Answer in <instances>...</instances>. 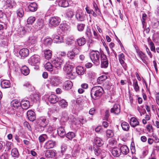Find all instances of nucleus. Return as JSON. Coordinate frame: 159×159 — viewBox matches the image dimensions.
I'll return each instance as SVG.
<instances>
[{
    "instance_id": "nucleus-1",
    "label": "nucleus",
    "mask_w": 159,
    "mask_h": 159,
    "mask_svg": "<svg viewBox=\"0 0 159 159\" xmlns=\"http://www.w3.org/2000/svg\"><path fill=\"white\" fill-rule=\"evenodd\" d=\"M103 91V89L101 87L94 86L91 90V97L94 99H98L102 95Z\"/></svg>"
},
{
    "instance_id": "nucleus-2",
    "label": "nucleus",
    "mask_w": 159,
    "mask_h": 159,
    "mask_svg": "<svg viewBox=\"0 0 159 159\" xmlns=\"http://www.w3.org/2000/svg\"><path fill=\"white\" fill-rule=\"evenodd\" d=\"M90 57L93 63L96 65L100 63V53L97 50H92L90 53Z\"/></svg>"
},
{
    "instance_id": "nucleus-3",
    "label": "nucleus",
    "mask_w": 159,
    "mask_h": 159,
    "mask_svg": "<svg viewBox=\"0 0 159 159\" xmlns=\"http://www.w3.org/2000/svg\"><path fill=\"white\" fill-rule=\"evenodd\" d=\"M48 81L51 85L54 86H57L61 83V78L59 76H53L49 78Z\"/></svg>"
},
{
    "instance_id": "nucleus-4",
    "label": "nucleus",
    "mask_w": 159,
    "mask_h": 159,
    "mask_svg": "<svg viewBox=\"0 0 159 159\" xmlns=\"http://www.w3.org/2000/svg\"><path fill=\"white\" fill-rule=\"evenodd\" d=\"M40 62V57L38 55H34L31 57L28 60V63L31 66H37Z\"/></svg>"
},
{
    "instance_id": "nucleus-5",
    "label": "nucleus",
    "mask_w": 159,
    "mask_h": 159,
    "mask_svg": "<svg viewBox=\"0 0 159 159\" xmlns=\"http://www.w3.org/2000/svg\"><path fill=\"white\" fill-rule=\"evenodd\" d=\"M2 2L5 9H12L16 4L14 0H3Z\"/></svg>"
},
{
    "instance_id": "nucleus-6",
    "label": "nucleus",
    "mask_w": 159,
    "mask_h": 159,
    "mask_svg": "<svg viewBox=\"0 0 159 159\" xmlns=\"http://www.w3.org/2000/svg\"><path fill=\"white\" fill-rule=\"evenodd\" d=\"M52 63L54 66L58 69L61 68L64 63L63 59L61 58L57 57L52 60Z\"/></svg>"
},
{
    "instance_id": "nucleus-7",
    "label": "nucleus",
    "mask_w": 159,
    "mask_h": 159,
    "mask_svg": "<svg viewBox=\"0 0 159 159\" xmlns=\"http://www.w3.org/2000/svg\"><path fill=\"white\" fill-rule=\"evenodd\" d=\"M49 24L53 27H56L58 26L61 21V19L58 17H52L49 20Z\"/></svg>"
},
{
    "instance_id": "nucleus-8",
    "label": "nucleus",
    "mask_w": 159,
    "mask_h": 159,
    "mask_svg": "<svg viewBox=\"0 0 159 159\" xmlns=\"http://www.w3.org/2000/svg\"><path fill=\"white\" fill-rule=\"evenodd\" d=\"M101 67L106 68L108 65V61L107 56L104 54L101 55Z\"/></svg>"
},
{
    "instance_id": "nucleus-9",
    "label": "nucleus",
    "mask_w": 159,
    "mask_h": 159,
    "mask_svg": "<svg viewBox=\"0 0 159 159\" xmlns=\"http://www.w3.org/2000/svg\"><path fill=\"white\" fill-rule=\"evenodd\" d=\"M75 17L78 21H83L85 19V15L81 10L77 11L76 12Z\"/></svg>"
},
{
    "instance_id": "nucleus-10",
    "label": "nucleus",
    "mask_w": 159,
    "mask_h": 159,
    "mask_svg": "<svg viewBox=\"0 0 159 159\" xmlns=\"http://www.w3.org/2000/svg\"><path fill=\"white\" fill-rule=\"evenodd\" d=\"M57 156L56 150L53 149L48 150L45 151V156L48 158H53Z\"/></svg>"
},
{
    "instance_id": "nucleus-11",
    "label": "nucleus",
    "mask_w": 159,
    "mask_h": 159,
    "mask_svg": "<svg viewBox=\"0 0 159 159\" xmlns=\"http://www.w3.org/2000/svg\"><path fill=\"white\" fill-rule=\"evenodd\" d=\"M29 53V50L26 48H23L20 49L19 51V54L21 56V59H24L27 57Z\"/></svg>"
},
{
    "instance_id": "nucleus-12",
    "label": "nucleus",
    "mask_w": 159,
    "mask_h": 159,
    "mask_svg": "<svg viewBox=\"0 0 159 159\" xmlns=\"http://www.w3.org/2000/svg\"><path fill=\"white\" fill-rule=\"evenodd\" d=\"M27 115L29 120L31 121H34L36 119L35 113L33 111L29 110L28 111L27 113Z\"/></svg>"
},
{
    "instance_id": "nucleus-13",
    "label": "nucleus",
    "mask_w": 159,
    "mask_h": 159,
    "mask_svg": "<svg viewBox=\"0 0 159 159\" xmlns=\"http://www.w3.org/2000/svg\"><path fill=\"white\" fill-rule=\"evenodd\" d=\"M52 38L54 43H60L63 42V39L59 35H53Z\"/></svg>"
},
{
    "instance_id": "nucleus-14",
    "label": "nucleus",
    "mask_w": 159,
    "mask_h": 159,
    "mask_svg": "<svg viewBox=\"0 0 159 159\" xmlns=\"http://www.w3.org/2000/svg\"><path fill=\"white\" fill-rule=\"evenodd\" d=\"M129 123L131 127H135L139 125V122L136 118L132 117L130 120Z\"/></svg>"
},
{
    "instance_id": "nucleus-15",
    "label": "nucleus",
    "mask_w": 159,
    "mask_h": 159,
    "mask_svg": "<svg viewBox=\"0 0 159 159\" xmlns=\"http://www.w3.org/2000/svg\"><path fill=\"white\" fill-rule=\"evenodd\" d=\"M111 113L118 115L120 112V106L118 104H115L111 110Z\"/></svg>"
},
{
    "instance_id": "nucleus-16",
    "label": "nucleus",
    "mask_w": 159,
    "mask_h": 159,
    "mask_svg": "<svg viewBox=\"0 0 159 159\" xmlns=\"http://www.w3.org/2000/svg\"><path fill=\"white\" fill-rule=\"evenodd\" d=\"M21 107L23 109H28L30 106V102L26 100H23L20 102Z\"/></svg>"
},
{
    "instance_id": "nucleus-17",
    "label": "nucleus",
    "mask_w": 159,
    "mask_h": 159,
    "mask_svg": "<svg viewBox=\"0 0 159 159\" xmlns=\"http://www.w3.org/2000/svg\"><path fill=\"white\" fill-rule=\"evenodd\" d=\"M82 101L78 100L76 101H74L72 103V106L73 107V108L75 110H78L79 107L82 105L81 104Z\"/></svg>"
},
{
    "instance_id": "nucleus-18",
    "label": "nucleus",
    "mask_w": 159,
    "mask_h": 159,
    "mask_svg": "<svg viewBox=\"0 0 159 159\" xmlns=\"http://www.w3.org/2000/svg\"><path fill=\"white\" fill-rule=\"evenodd\" d=\"M56 143L55 141L50 140L48 141L45 144L44 147L46 149L52 148L55 145Z\"/></svg>"
},
{
    "instance_id": "nucleus-19",
    "label": "nucleus",
    "mask_w": 159,
    "mask_h": 159,
    "mask_svg": "<svg viewBox=\"0 0 159 159\" xmlns=\"http://www.w3.org/2000/svg\"><path fill=\"white\" fill-rule=\"evenodd\" d=\"M11 104L12 107L17 109L21 107V102L17 100H13L11 102Z\"/></svg>"
},
{
    "instance_id": "nucleus-20",
    "label": "nucleus",
    "mask_w": 159,
    "mask_h": 159,
    "mask_svg": "<svg viewBox=\"0 0 159 159\" xmlns=\"http://www.w3.org/2000/svg\"><path fill=\"white\" fill-rule=\"evenodd\" d=\"M48 100L51 103H55L58 101V98L56 95L52 94L49 96Z\"/></svg>"
},
{
    "instance_id": "nucleus-21",
    "label": "nucleus",
    "mask_w": 159,
    "mask_h": 159,
    "mask_svg": "<svg viewBox=\"0 0 159 159\" xmlns=\"http://www.w3.org/2000/svg\"><path fill=\"white\" fill-rule=\"evenodd\" d=\"M59 6L63 7H66L69 6L68 1L66 0H57Z\"/></svg>"
},
{
    "instance_id": "nucleus-22",
    "label": "nucleus",
    "mask_w": 159,
    "mask_h": 159,
    "mask_svg": "<svg viewBox=\"0 0 159 159\" xmlns=\"http://www.w3.org/2000/svg\"><path fill=\"white\" fill-rule=\"evenodd\" d=\"M39 123L43 127L46 126L48 123V120L44 117H41L39 119Z\"/></svg>"
},
{
    "instance_id": "nucleus-23",
    "label": "nucleus",
    "mask_w": 159,
    "mask_h": 159,
    "mask_svg": "<svg viewBox=\"0 0 159 159\" xmlns=\"http://www.w3.org/2000/svg\"><path fill=\"white\" fill-rule=\"evenodd\" d=\"M73 68V67L71 65L68 63H66L65 66L63 68V69L64 71L67 74L72 71Z\"/></svg>"
},
{
    "instance_id": "nucleus-24",
    "label": "nucleus",
    "mask_w": 159,
    "mask_h": 159,
    "mask_svg": "<svg viewBox=\"0 0 159 159\" xmlns=\"http://www.w3.org/2000/svg\"><path fill=\"white\" fill-rule=\"evenodd\" d=\"M1 85L3 88H7L10 87L11 84L8 80H4L1 82Z\"/></svg>"
},
{
    "instance_id": "nucleus-25",
    "label": "nucleus",
    "mask_w": 159,
    "mask_h": 159,
    "mask_svg": "<svg viewBox=\"0 0 159 159\" xmlns=\"http://www.w3.org/2000/svg\"><path fill=\"white\" fill-rule=\"evenodd\" d=\"M111 153L114 157H117L120 155L121 152L120 149L117 148H114L112 149Z\"/></svg>"
},
{
    "instance_id": "nucleus-26",
    "label": "nucleus",
    "mask_w": 159,
    "mask_h": 159,
    "mask_svg": "<svg viewBox=\"0 0 159 159\" xmlns=\"http://www.w3.org/2000/svg\"><path fill=\"white\" fill-rule=\"evenodd\" d=\"M121 153L123 154L126 155L129 152V150L128 147L126 145H122L120 147V149Z\"/></svg>"
},
{
    "instance_id": "nucleus-27",
    "label": "nucleus",
    "mask_w": 159,
    "mask_h": 159,
    "mask_svg": "<svg viewBox=\"0 0 159 159\" xmlns=\"http://www.w3.org/2000/svg\"><path fill=\"white\" fill-rule=\"evenodd\" d=\"M66 77L71 80L75 79L76 76V73L72 71L66 74Z\"/></svg>"
},
{
    "instance_id": "nucleus-28",
    "label": "nucleus",
    "mask_w": 159,
    "mask_h": 159,
    "mask_svg": "<svg viewBox=\"0 0 159 159\" xmlns=\"http://www.w3.org/2000/svg\"><path fill=\"white\" fill-rule=\"evenodd\" d=\"M28 7L30 11H35L37 8V5L35 3H31L29 5Z\"/></svg>"
},
{
    "instance_id": "nucleus-29",
    "label": "nucleus",
    "mask_w": 159,
    "mask_h": 159,
    "mask_svg": "<svg viewBox=\"0 0 159 159\" xmlns=\"http://www.w3.org/2000/svg\"><path fill=\"white\" fill-rule=\"evenodd\" d=\"M37 41V39L36 36H30L29 38L28 42L31 44H35Z\"/></svg>"
},
{
    "instance_id": "nucleus-30",
    "label": "nucleus",
    "mask_w": 159,
    "mask_h": 159,
    "mask_svg": "<svg viewBox=\"0 0 159 159\" xmlns=\"http://www.w3.org/2000/svg\"><path fill=\"white\" fill-rule=\"evenodd\" d=\"M21 72L24 75H27L29 74L30 70L29 69L27 66H24L22 67Z\"/></svg>"
},
{
    "instance_id": "nucleus-31",
    "label": "nucleus",
    "mask_w": 159,
    "mask_h": 159,
    "mask_svg": "<svg viewBox=\"0 0 159 159\" xmlns=\"http://www.w3.org/2000/svg\"><path fill=\"white\" fill-rule=\"evenodd\" d=\"M76 72L78 75H82L84 72V68L81 66H78L76 67Z\"/></svg>"
},
{
    "instance_id": "nucleus-32",
    "label": "nucleus",
    "mask_w": 159,
    "mask_h": 159,
    "mask_svg": "<svg viewBox=\"0 0 159 159\" xmlns=\"http://www.w3.org/2000/svg\"><path fill=\"white\" fill-rule=\"evenodd\" d=\"M60 28L64 32H66L69 28V25L66 23H61L59 26Z\"/></svg>"
},
{
    "instance_id": "nucleus-33",
    "label": "nucleus",
    "mask_w": 159,
    "mask_h": 159,
    "mask_svg": "<svg viewBox=\"0 0 159 159\" xmlns=\"http://www.w3.org/2000/svg\"><path fill=\"white\" fill-rule=\"evenodd\" d=\"M58 134L61 137H62L66 134L65 129L63 127H60L57 129Z\"/></svg>"
},
{
    "instance_id": "nucleus-34",
    "label": "nucleus",
    "mask_w": 159,
    "mask_h": 159,
    "mask_svg": "<svg viewBox=\"0 0 159 159\" xmlns=\"http://www.w3.org/2000/svg\"><path fill=\"white\" fill-rule=\"evenodd\" d=\"M74 16V11L71 9H69L66 13V17L69 20H71Z\"/></svg>"
},
{
    "instance_id": "nucleus-35",
    "label": "nucleus",
    "mask_w": 159,
    "mask_h": 159,
    "mask_svg": "<svg viewBox=\"0 0 159 159\" xmlns=\"http://www.w3.org/2000/svg\"><path fill=\"white\" fill-rule=\"evenodd\" d=\"M45 57L46 59H49L52 56V51L50 50H46L44 51Z\"/></svg>"
},
{
    "instance_id": "nucleus-36",
    "label": "nucleus",
    "mask_w": 159,
    "mask_h": 159,
    "mask_svg": "<svg viewBox=\"0 0 159 159\" xmlns=\"http://www.w3.org/2000/svg\"><path fill=\"white\" fill-rule=\"evenodd\" d=\"M67 55L69 58L71 60L73 61L75 59V55L72 50L68 51Z\"/></svg>"
},
{
    "instance_id": "nucleus-37",
    "label": "nucleus",
    "mask_w": 159,
    "mask_h": 159,
    "mask_svg": "<svg viewBox=\"0 0 159 159\" xmlns=\"http://www.w3.org/2000/svg\"><path fill=\"white\" fill-rule=\"evenodd\" d=\"M72 85L73 84L70 80H67L65 82V87L66 90H68L70 89Z\"/></svg>"
},
{
    "instance_id": "nucleus-38",
    "label": "nucleus",
    "mask_w": 159,
    "mask_h": 159,
    "mask_svg": "<svg viewBox=\"0 0 159 159\" xmlns=\"http://www.w3.org/2000/svg\"><path fill=\"white\" fill-rule=\"evenodd\" d=\"M54 66L50 62L47 63L44 65L45 68L49 71H51L53 70V68Z\"/></svg>"
},
{
    "instance_id": "nucleus-39",
    "label": "nucleus",
    "mask_w": 159,
    "mask_h": 159,
    "mask_svg": "<svg viewBox=\"0 0 159 159\" xmlns=\"http://www.w3.org/2000/svg\"><path fill=\"white\" fill-rule=\"evenodd\" d=\"M16 13L19 17L22 18L24 15L23 8L22 7H20L16 11Z\"/></svg>"
},
{
    "instance_id": "nucleus-40",
    "label": "nucleus",
    "mask_w": 159,
    "mask_h": 159,
    "mask_svg": "<svg viewBox=\"0 0 159 159\" xmlns=\"http://www.w3.org/2000/svg\"><path fill=\"white\" fill-rule=\"evenodd\" d=\"M77 42L79 46H82L86 43V40L84 38L82 37L78 39L77 40Z\"/></svg>"
},
{
    "instance_id": "nucleus-41",
    "label": "nucleus",
    "mask_w": 159,
    "mask_h": 159,
    "mask_svg": "<svg viewBox=\"0 0 159 159\" xmlns=\"http://www.w3.org/2000/svg\"><path fill=\"white\" fill-rule=\"evenodd\" d=\"M59 103L61 107L65 108L68 106V102L65 100L63 99L59 101Z\"/></svg>"
},
{
    "instance_id": "nucleus-42",
    "label": "nucleus",
    "mask_w": 159,
    "mask_h": 159,
    "mask_svg": "<svg viewBox=\"0 0 159 159\" xmlns=\"http://www.w3.org/2000/svg\"><path fill=\"white\" fill-rule=\"evenodd\" d=\"M16 115L19 117H21L23 116L24 113V109L22 108L17 109L16 110Z\"/></svg>"
},
{
    "instance_id": "nucleus-43",
    "label": "nucleus",
    "mask_w": 159,
    "mask_h": 159,
    "mask_svg": "<svg viewBox=\"0 0 159 159\" xmlns=\"http://www.w3.org/2000/svg\"><path fill=\"white\" fill-rule=\"evenodd\" d=\"M26 30L23 27H20L18 30V34L20 35L21 36L24 35L26 33Z\"/></svg>"
},
{
    "instance_id": "nucleus-44",
    "label": "nucleus",
    "mask_w": 159,
    "mask_h": 159,
    "mask_svg": "<svg viewBox=\"0 0 159 159\" xmlns=\"http://www.w3.org/2000/svg\"><path fill=\"white\" fill-rule=\"evenodd\" d=\"M80 48L77 46H75L72 50L75 55L79 54L80 52Z\"/></svg>"
},
{
    "instance_id": "nucleus-45",
    "label": "nucleus",
    "mask_w": 159,
    "mask_h": 159,
    "mask_svg": "<svg viewBox=\"0 0 159 159\" xmlns=\"http://www.w3.org/2000/svg\"><path fill=\"white\" fill-rule=\"evenodd\" d=\"M121 127L122 129L125 131H127L129 130V124L126 122H123L121 124Z\"/></svg>"
},
{
    "instance_id": "nucleus-46",
    "label": "nucleus",
    "mask_w": 159,
    "mask_h": 159,
    "mask_svg": "<svg viewBox=\"0 0 159 159\" xmlns=\"http://www.w3.org/2000/svg\"><path fill=\"white\" fill-rule=\"evenodd\" d=\"M74 42V40L71 38L67 37L66 41V43L68 45H72Z\"/></svg>"
},
{
    "instance_id": "nucleus-47",
    "label": "nucleus",
    "mask_w": 159,
    "mask_h": 159,
    "mask_svg": "<svg viewBox=\"0 0 159 159\" xmlns=\"http://www.w3.org/2000/svg\"><path fill=\"white\" fill-rule=\"evenodd\" d=\"M52 39L50 38H46L44 40V44L46 45H49L52 43Z\"/></svg>"
},
{
    "instance_id": "nucleus-48",
    "label": "nucleus",
    "mask_w": 159,
    "mask_h": 159,
    "mask_svg": "<svg viewBox=\"0 0 159 159\" xmlns=\"http://www.w3.org/2000/svg\"><path fill=\"white\" fill-rule=\"evenodd\" d=\"M11 154L12 157H18L19 153L17 149L15 148L13 149L11 151Z\"/></svg>"
},
{
    "instance_id": "nucleus-49",
    "label": "nucleus",
    "mask_w": 159,
    "mask_h": 159,
    "mask_svg": "<svg viewBox=\"0 0 159 159\" xmlns=\"http://www.w3.org/2000/svg\"><path fill=\"white\" fill-rule=\"evenodd\" d=\"M37 25L39 26V29L41 28L43 25V20L42 19H39L37 21Z\"/></svg>"
},
{
    "instance_id": "nucleus-50",
    "label": "nucleus",
    "mask_w": 159,
    "mask_h": 159,
    "mask_svg": "<svg viewBox=\"0 0 159 159\" xmlns=\"http://www.w3.org/2000/svg\"><path fill=\"white\" fill-rule=\"evenodd\" d=\"M75 136V134L73 132H70L67 134L66 137L69 139H71Z\"/></svg>"
},
{
    "instance_id": "nucleus-51",
    "label": "nucleus",
    "mask_w": 159,
    "mask_h": 159,
    "mask_svg": "<svg viewBox=\"0 0 159 159\" xmlns=\"http://www.w3.org/2000/svg\"><path fill=\"white\" fill-rule=\"evenodd\" d=\"M106 133L107 136L108 138H111L114 136L113 132L111 130H107Z\"/></svg>"
},
{
    "instance_id": "nucleus-52",
    "label": "nucleus",
    "mask_w": 159,
    "mask_h": 159,
    "mask_svg": "<svg viewBox=\"0 0 159 159\" xmlns=\"http://www.w3.org/2000/svg\"><path fill=\"white\" fill-rule=\"evenodd\" d=\"M137 52L143 61V59L145 57V55L143 53L142 51L139 50H137Z\"/></svg>"
},
{
    "instance_id": "nucleus-53",
    "label": "nucleus",
    "mask_w": 159,
    "mask_h": 159,
    "mask_svg": "<svg viewBox=\"0 0 159 159\" xmlns=\"http://www.w3.org/2000/svg\"><path fill=\"white\" fill-rule=\"evenodd\" d=\"M94 142L95 144L99 147L101 146L104 143L102 140H95Z\"/></svg>"
},
{
    "instance_id": "nucleus-54",
    "label": "nucleus",
    "mask_w": 159,
    "mask_h": 159,
    "mask_svg": "<svg viewBox=\"0 0 159 159\" xmlns=\"http://www.w3.org/2000/svg\"><path fill=\"white\" fill-rule=\"evenodd\" d=\"M133 86L136 92H137L139 90V87L138 84V82L136 80L134 81Z\"/></svg>"
},
{
    "instance_id": "nucleus-55",
    "label": "nucleus",
    "mask_w": 159,
    "mask_h": 159,
    "mask_svg": "<svg viewBox=\"0 0 159 159\" xmlns=\"http://www.w3.org/2000/svg\"><path fill=\"white\" fill-rule=\"evenodd\" d=\"M85 25L83 24H79L77 25L78 30L80 31H83Z\"/></svg>"
},
{
    "instance_id": "nucleus-56",
    "label": "nucleus",
    "mask_w": 159,
    "mask_h": 159,
    "mask_svg": "<svg viewBox=\"0 0 159 159\" xmlns=\"http://www.w3.org/2000/svg\"><path fill=\"white\" fill-rule=\"evenodd\" d=\"M35 18L34 17L31 16L27 19V22L28 24H32L35 20Z\"/></svg>"
},
{
    "instance_id": "nucleus-57",
    "label": "nucleus",
    "mask_w": 159,
    "mask_h": 159,
    "mask_svg": "<svg viewBox=\"0 0 159 159\" xmlns=\"http://www.w3.org/2000/svg\"><path fill=\"white\" fill-rule=\"evenodd\" d=\"M95 42L92 40L90 39L89 41L88 47L89 49L94 46L95 44Z\"/></svg>"
},
{
    "instance_id": "nucleus-58",
    "label": "nucleus",
    "mask_w": 159,
    "mask_h": 159,
    "mask_svg": "<svg viewBox=\"0 0 159 159\" xmlns=\"http://www.w3.org/2000/svg\"><path fill=\"white\" fill-rule=\"evenodd\" d=\"M94 153L95 155L98 156L100 153V150L99 148L94 147Z\"/></svg>"
},
{
    "instance_id": "nucleus-59",
    "label": "nucleus",
    "mask_w": 159,
    "mask_h": 159,
    "mask_svg": "<svg viewBox=\"0 0 159 159\" xmlns=\"http://www.w3.org/2000/svg\"><path fill=\"white\" fill-rule=\"evenodd\" d=\"M61 152L62 153L65 152L66 150L67 149V146L66 144H63L61 146Z\"/></svg>"
},
{
    "instance_id": "nucleus-60",
    "label": "nucleus",
    "mask_w": 159,
    "mask_h": 159,
    "mask_svg": "<svg viewBox=\"0 0 159 159\" xmlns=\"http://www.w3.org/2000/svg\"><path fill=\"white\" fill-rule=\"evenodd\" d=\"M119 60V61L120 63L122 65V66L125 69H126L127 67V66H126V64L124 62V61L125 60L120 59V60Z\"/></svg>"
},
{
    "instance_id": "nucleus-61",
    "label": "nucleus",
    "mask_w": 159,
    "mask_h": 159,
    "mask_svg": "<svg viewBox=\"0 0 159 159\" xmlns=\"http://www.w3.org/2000/svg\"><path fill=\"white\" fill-rule=\"evenodd\" d=\"M0 46L2 47H6L7 46V42L6 40L2 41L0 43Z\"/></svg>"
},
{
    "instance_id": "nucleus-62",
    "label": "nucleus",
    "mask_w": 159,
    "mask_h": 159,
    "mask_svg": "<svg viewBox=\"0 0 159 159\" xmlns=\"http://www.w3.org/2000/svg\"><path fill=\"white\" fill-rule=\"evenodd\" d=\"M149 45L150 46L151 50L153 52H155V48L153 43L152 42H151L149 43Z\"/></svg>"
},
{
    "instance_id": "nucleus-63",
    "label": "nucleus",
    "mask_w": 159,
    "mask_h": 159,
    "mask_svg": "<svg viewBox=\"0 0 159 159\" xmlns=\"http://www.w3.org/2000/svg\"><path fill=\"white\" fill-rule=\"evenodd\" d=\"M6 145L7 147L8 148V150L10 149L13 146L12 143L11 142L8 141L7 142Z\"/></svg>"
},
{
    "instance_id": "nucleus-64",
    "label": "nucleus",
    "mask_w": 159,
    "mask_h": 159,
    "mask_svg": "<svg viewBox=\"0 0 159 159\" xmlns=\"http://www.w3.org/2000/svg\"><path fill=\"white\" fill-rule=\"evenodd\" d=\"M93 7L95 9V11L98 13V12H100V10H99V9L98 8V7L97 5V4L95 2H94L93 3Z\"/></svg>"
}]
</instances>
